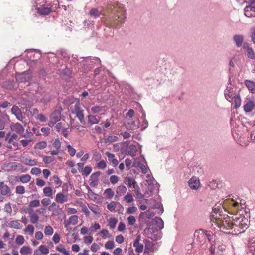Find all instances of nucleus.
Returning <instances> with one entry per match:
<instances>
[{"instance_id": "1", "label": "nucleus", "mask_w": 255, "mask_h": 255, "mask_svg": "<svg viewBox=\"0 0 255 255\" xmlns=\"http://www.w3.org/2000/svg\"><path fill=\"white\" fill-rule=\"evenodd\" d=\"M224 219L217 224L220 229L229 230L226 232L228 234L237 235L244 232L248 228V220L245 218H240L235 223L232 222L234 219L229 217Z\"/></svg>"}, {"instance_id": "2", "label": "nucleus", "mask_w": 255, "mask_h": 255, "mask_svg": "<svg viewBox=\"0 0 255 255\" xmlns=\"http://www.w3.org/2000/svg\"><path fill=\"white\" fill-rule=\"evenodd\" d=\"M107 8L111 14L109 20L105 23L107 26L113 27L124 23L125 10L122 4L118 2H113L108 4Z\"/></svg>"}, {"instance_id": "3", "label": "nucleus", "mask_w": 255, "mask_h": 255, "mask_svg": "<svg viewBox=\"0 0 255 255\" xmlns=\"http://www.w3.org/2000/svg\"><path fill=\"white\" fill-rule=\"evenodd\" d=\"M71 113L75 114L76 117L82 124H85L83 110L82 109L79 101H77L73 108H71Z\"/></svg>"}, {"instance_id": "4", "label": "nucleus", "mask_w": 255, "mask_h": 255, "mask_svg": "<svg viewBox=\"0 0 255 255\" xmlns=\"http://www.w3.org/2000/svg\"><path fill=\"white\" fill-rule=\"evenodd\" d=\"M224 96L227 100L232 102L234 98L239 94L236 87H232L231 85L228 86L224 90Z\"/></svg>"}, {"instance_id": "5", "label": "nucleus", "mask_w": 255, "mask_h": 255, "mask_svg": "<svg viewBox=\"0 0 255 255\" xmlns=\"http://www.w3.org/2000/svg\"><path fill=\"white\" fill-rule=\"evenodd\" d=\"M148 238L153 241L159 240L162 237L161 232H158L157 230L154 229L153 227H149L144 230Z\"/></svg>"}, {"instance_id": "6", "label": "nucleus", "mask_w": 255, "mask_h": 255, "mask_svg": "<svg viewBox=\"0 0 255 255\" xmlns=\"http://www.w3.org/2000/svg\"><path fill=\"white\" fill-rule=\"evenodd\" d=\"M31 78V72L30 70L24 72L22 73L17 74L16 78L19 82H25L30 80Z\"/></svg>"}, {"instance_id": "7", "label": "nucleus", "mask_w": 255, "mask_h": 255, "mask_svg": "<svg viewBox=\"0 0 255 255\" xmlns=\"http://www.w3.org/2000/svg\"><path fill=\"white\" fill-rule=\"evenodd\" d=\"M12 131L16 132L20 136L25 137L26 135L24 134V128L23 126L19 123H16L10 126Z\"/></svg>"}, {"instance_id": "8", "label": "nucleus", "mask_w": 255, "mask_h": 255, "mask_svg": "<svg viewBox=\"0 0 255 255\" xmlns=\"http://www.w3.org/2000/svg\"><path fill=\"white\" fill-rule=\"evenodd\" d=\"M194 239L200 244H203L205 242L204 237V230L200 229L196 230L194 234Z\"/></svg>"}, {"instance_id": "9", "label": "nucleus", "mask_w": 255, "mask_h": 255, "mask_svg": "<svg viewBox=\"0 0 255 255\" xmlns=\"http://www.w3.org/2000/svg\"><path fill=\"white\" fill-rule=\"evenodd\" d=\"M37 12L41 15H47L52 12L51 7L49 5L43 4L36 8Z\"/></svg>"}, {"instance_id": "10", "label": "nucleus", "mask_w": 255, "mask_h": 255, "mask_svg": "<svg viewBox=\"0 0 255 255\" xmlns=\"http://www.w3.org/2000/svg\"><path fill=\"white\" fill-rule=\"evenodd\" d=\"M95 61V63H97L98 64L101 65V61L100 59L98 57H93V58H89L87 57L85 60L82 61L83 66H85L87 65V67L88 66H90V68H91L92 67V63Z\"/></svg>"}, {"instance_id": "11", "label": "nucleus", "mask_w": 255, "mask_h": 255, "mask_svg": "<svg viewBox=\"0 0 255 255\" xmlns=\"http://www.w3.org/2000/svg\"><path fill=\"white\" fill-rule=\"evenodd\" d=\"M188 185L192 189L196 190L200 186V181L198 178L192 177L188 181Z\"/></svg>"}, {"instance_id": "12", "label": "nucleus", "mask_w": 255, "mask_h": 255, "mask_svg": "<svg viewBox=\"0 0 255 255\" xmlns=\"http://www.w3.org/2000/svg\"><path fill=\"white\" fill-rule=\"evenodd\" d=\"M11 113L14 115L16 118L20 121H23V117L21 109L16 105L13 106L11 109Z\"/></svg>"}, {"instance_id": "13", "label": "nucleus", "mask_w": 255, "mask_h": 255, "mask_svg": "<svg viewBox=\"0 0 255 255\" xmlns=\"http://www.w3.org/2000/svg\"><path fill=\"white\" fill-rule=\"evenodd\" d=\"M9 121V116L7 114L0 113V130L4 129L5 124Z\"/></svg>"}, {"instance_id": "14", "label": "nucleus", "mask_w": 255, "mask_h": 255, "mask_svg": "<svg viewBox=\"0 0 255 255\" xmlns=\"http://www.w3.org/2000/svg\"><path fill=\"white\" fill-rule=\"evenodd\" d=\"M233 40L237 47H243L244 44V36L242 34H235L233 36Z\"/></svg>"}, {"instance_id": "15", "label": "nucleus", "mask_w": 255, "mask_h": 255, "mask_svg": "<svg viewBox=\"0 0 255 255\" xmlns=\"http://www.w3.org/2000/svg\"><path fill=\"white\" fill-rule=\"evenodd\" d=\"M255 107V103L252 100H248L244 105V110L246 113L251 112Z\"/></svg>"}, {"instance_id": "16", "label": "nucleus", "mask_w": 255, "mask_h": 255, "mask_svg": "<svg viewBox=\"0 0 255 255\" xmlns=\"http://www.w3.org/2000/svg\"><path fill=\"white\" fill-rule=\"evenodd\" d=\"M62 109L55 110L50 115V119H53L55 122H59L61 118Z\"/></svg>"}, {"instance_id": "17", "label": "nucleus", "mask_w": 255, "mask_h": 255, "mask_svg": "<svg viewBox=\"0 0 255 255\" xmlns=\"http://www.w3.org/2000/svg\"><path fill=\"white\" fill-rule=\"evenodd\" d=\"M153 222L156 226V228H154V229L158 231L164 228V222L161 218L155 217Z\"/></svg>"}, {"instance_id": "18", "label": "nucleus", "mask_w": 255, "mask_h": 255, "mask_svg": "<svg viewBox=\"0 0 255 255\" xmlns=\"http://www.w3.org/2000/svg\"><path fill=\"white\" fill-rule=\"evenodd\" d=\"M55 200L57 203L62 204L67 201L68 197L67 195H64L63 193L59 192L56 194Z\"/></svg>"}, {"instance_id": "19", "label": "nucleus", "mask_w": 255, "mask_h": 255, "mask_svg": "<svg viewBox=\"0 0 255 255\" xmlns=\"http://www.w3.org/2000/svg\"><path fill=\"white\" fill-rule=\"evenodd\" d=\"M245 85L248 88V90L252 93H255V83L251 80H245Z\"/></svg>"}, {"instance_id": "20", "label": "nucleus", "mask_w": 255, "mask_h": 255, "mask_svg": "<svg viewBox=\"0 0 255 255\" xmlns=\"http://www.w3.org/2000/svg\"><path fill=\"white\" fill-rule=\"evenodd\" d=\"M1 187L0 189V193L2 195H8L11 193V190L9 187L4 184V182H1Z\"/></svg>"}, {"instance_id": "21", "label": "nucleus", "mask_w": 255, "mask_h": 255, "mask_svg": "<svg viewBox=\"0 0 255 255\" xmlns=\"http://www.w3.org/2000/svg\"><path fill=\"white\" fill-rule=\"evenodd\" d=\"M125 182H128V186L129 188H131L132 187H133V188L137 187L138 184L137 182L135 181L134 179L131 177L127 176L125 178Z\"/></svg>"}, {"instance_id": "22", "label": "nucleus", "mask_w": 255, "mask_h": 255, "mask_svg": "<svg viewBox=\"0 0 255 255\" xmlns=\"http://www.w3.org/2000/svg\"><path fill=\"white\" fill-rule=\"evenodd\" d=\"M78 217L77 215H72L69 218L68 221H66L64 223V226L65 227L67 228L68 226L70 224L73 225H75L78 223Z\"/></svg>"}, {"instance_id": "23", "label": "nucleus", "mask_w": 255, "mask_h": 255, "mask_svg": "<svg viewBox=\"0 0 255 255\" xmlns=\"http://www.w3.org/2000/svg\"><path fill=\"white\" fill-rule=\"evenodd\" d=\"M144 243H145L144 253H148L153 250L154 244L152 242L148 240H144Z\"/></svg>"}, {"instance_id": "24", "label": "nucleus", "mask_w": 255, "mask_h": 255, "mask_svg": "<svg viewBox=\"0 0 255 255\" xmlns=\"http://www.w3.org/2000/svg\"><path fill=\"white\" fill-rule=\"evenodd\" d=\"M106 155L107 156L109 161L112 163L114 166H116L118 164V161L115 158V155L110 152H106Z\"/></svg>"}, {"instance_id": "25", "label": "nucleus", "mask_w": 255, "mask_h": 255, "mask_svg": "<svg viewBox=\"0 0 255 255\" xmlns=\"http://www.w3.org/2000/svg\"><path fill=\"white\" fill-rule=\"evenodd\" d=\"M89 14L91 17L96 19L101 15V11L96 8H93L89 11Z\"/></svg>"}, {"instance_id": "26", "label": "nucleus", "mask_w": 255, "mask_h": 255, "mask_svg": "<svg viewBox=\"0 0 255 255\" xmlns=\"http://www.w3.org/2000/svg\"><path fill=\"white\" fill-rule=\"evenodd\" d=\"M128 155L132 157L135 156L137 152L136 146L133 144L129 145L128 148Z\"/></svg>"}, {"instance_id": "27", "label": "nucleus", "mask_w": 255, "mask_h": 255, "mask_svg": "<svg viewBox=\"0 0 255 255\" xmlns=\"http://www.w3.org/2000/svg\"><path fill=\"white\" fill-rule=\"evenodd\" d=\"M88 123L90 125H92L99 123V120L98 119L95 115H89L87 116Z\"/></svg>"}, {"instance_id": "28", "label": "nucleus", "mask_w": 255, "mask_h": 255, "mask_svg": "<svg viewBox=\"0 0 255 255\" xmlns=\"http://www.w3.org/2000/svg\"><path fill=\"white\" fill-rule=\"evenodd\" d=\"M249 249L253 255H255V240L251 239L249 241Z\"/></svg>"}, {"instance_id": "29", "label": "nucleus", "mask_w": 255, "mask_h": 255, "mask_svg": "<svg viewBox=\"0 0 255 255\" xmlns=\"http://www.w3.org/2000/svg\"><path fill=\"white\" fill-rule=\"evenodd\" d=\"M214 234L212 231L204 230L205 239L206 238L209 241V242H211L213 239H214Z\"/></svg>"}, {"instance_id": "30", "label": "nucleus", "mask_w": 255, "mask_h": 255, "mask_svg": "<svg viewBox=\"0 0 255 255\" xmlns=\"http://www.w3.org/2000/svg\"><path fill=\"white\" fill-rule=\"evenodd\" d=\"M22 162L24 164L30 166H33L37 165L36 161L34 159L25 158Z\"/></svg>"}, {"instance_id": "31", "label": "nucleus", "mask_w": 255, "mask_h": 255, "mask_svg": "<svg viewBox=\"0 0 255 255\" xmlns=\"http://www.w3.org/2000/svg\"><path fill=\"white\" fill-rule=\"evenodd\" d=\"M9 225L10 228H13L17 229H20L22 228V225L17 220L11 221L9 223Z\"/></svg>"}, {"instance_id": "32", "label": "nucleus", "mask_w": 255, "mask_h": 255, "mask_svg": "<svg viewBox=\"0 0 255 255\" xmlns=\"http://www.w3.org/2000/svg\"><path fill=\"white\" fill-rule=\"evenodd\" d=\"M244 14L247 17L255 16V12L252 11L250 8L245 7L244 8Z\"/></svg>"}, {"instance_id": "33", "label": "nucleus", "mask_w": 255, "mask_h": 255, "mask_svg": "<svg viewBox=\"0 0 255 255\" xmlns=\"http://www.w3.org/2000/svg\"><path fill=\"white\" fill-rule=\"evenodd\" d=\"M52 99V97L51 94H50L49 93H45L44 94L41 101L44 104H47L48 103L51 101Z\"/></svg>"}, {"instance_id": "34", "label": "nucleus", "mask_w": 255, "mask_h": 255, "mask_svg": "<svg viewBox=\"0 0 255 255\" xmlns=\"http://www.w3.org/2000/svg\"><path fill=\"white\" fill-rule=\"evenodd\" d=\"M84 26L85 28H87L88 29L92 28L93 27L95 22L92 20L88 19L85 20L84 22Z\"/></svg>"}, {"instance_id": "35", "label": "nucleus", "mask_w": 255, "mask_h": 255, "mask_svg": "<svg viewBox=\"0 0 255 255\" xmlns=\"http://www.w3.org/2000/svg\"><path fill=\"white\" fill-rule=\"evenodd\" d=\"M31 179V176L29 174L23 175L19 177V180L23 183H28Z\"/></svg>"}, {"instance_id": "36", "label": "nucleus", "mask_w": 255, "mask_h": 255, "mask_svg": "<svg viewBox=\"0 0 255 255\" xmlns=\"http://www.w3.org/2000/svg\"><path fill=\"white\" fill-rule=\"evenodd\" d=\"M246 3L248 5L246 7L250 8L252 11L255 12V0H249Z\"/></svg>"}, {"instance_id": "37", "label": "nucleus", "mask_w": 255, "mask_h": 255, "mask_svg": "<svg viewBox=\"0 0 255 255\" xmlns=\"http://www.w3.org/2000/svg\"><path fill=\"white\" fill-rule=\"evenodd\" d=\"M127 192V188L124 185H120L118 187L117 189V193L121 196Z\"/></svg>"}, {"instance_id": "38", "label": "nucleus", "mask_w": 255, "mask_h": 255, "mask_svg": "<svg viewBox=\"0 0 255 255\" xmlns=\"http://www.w3.org/2000/svg\"><path fill=\"white\" fill-rule=\"evenodd\" d=\"M133 247H135V251L138 253H141L142 252L143 249V245L142 244L140 243H133Z\"/></svg>"}, {"instance_id": "39", "label": "nucleus", "mask_w": 255, "mask_h": 255, "mask_svg": "<svg viewBox=\"0 0 255 255\" xmlns=\"http://www.w3.org/2000/svg\"><path fill=\"white\" fill-rule=\"evenodd\" d=\"M104 194L108 199H111L114 195V193L111 188H108L106 189Z\"/></svg>"}, {"instance_id": "40", "label": "nucleus", "mask_w": 255, "mask_h": 255, "mask_svg": "<svg viewBox=\"0 0 255 255\" xmlns=\"http://www.w3.org/2000/svg\"><path fill=\"white\" fill-rule=\"evenodd\" d=\"M234 102H235V107L236 109L239 108L241 103V99L240 98L239 94L236 95V96L234 98Z\"/></svg>"}, {"instance_id": "41", "label": "nucleus", "mask_w": 255, "mask_h": 255, "mask_svg": "<svg viewBox=\"0 0 255 255\" xmlns=\"http://www.w3.org/2000/svg\"><path fill=\"white\" fill-rule=\"evenodd\" d=\"M47 146V143L45 141H40L38 142L35 146V148L38 149H43Z\"/></svg>"}, {"instance_id": "42", "label": "nucleus", "mask_w": 255, "mask_h": 255, "mask_svg": "<svg viewBox=\"0 0 255 255\" xmlns=\"http://www.w3.org/2000/svg\"><path fill=\"white\" fill-rule=\"evenodd\" d=\"M43 193L45 196L51 197L52 195V190L50 187H46L43 189Z\"/></svg>"}, {"instance_id": "43", "label": "nucleus", "mask_w": 255, "mask_h": 255, "mask_svg": "<svg viewBox=\"0 0 255 255\" xmlns=\"http://www.w3.org/2000/svg\"><path fill=\"white\" fill-rule=\"evenodd\" d=\"M117 222V219L115 218H111L108 221V224L111 229H113L115 227Z\"/></svg>"}, {"instance_id": "44", "label": "nucleus", "mask_w": 255, "mask_h": 255, "mask_svg": "<svg viewBox=\"0 0 255 255\" xmlns=\"http://www.w3.org/2000/svg\"><path fill=\"white\" fill-rule=\"evenodd\" d=\"M124 200L128 203H131L133 200V196L131 193H127L124 197Z\"/></svg>"}, {"instance_id": "45", "label": "nucleus", "mask_w": 255, "mask_h": 255, "mask_svg": "<svg viewBox=\"0 0 255 255\" xmlns=\"http://www.w3.org/2000/svg\"><path fill=\"white\" fill-rule=\"evenodd\" d=\"M103 107L100 106H95L91 108V112L93 114L98 113L102 111Z\"/></svg>"}, {"instance_id": "46", "label": "nucleus", "mask_w": 255, "mask_h": 255, "mask_svg": "<svg viewBox=\"0 0 255 255\" xmlns=\"http://www.w3.org/2000/svg\"><path fill=\"white\" fill-rule=\"evenodd\" d=\"M20 252L21 254L26 255L30 253V248L27 246H23L21 248Z\"/></svg>"}, {"instance_id": "47", "label": "nucleus", "mask_w": 255, "mask_h": 255, "mask_svg": "<svg viewBox=\"0 0 255 255\" xmlns=\"http://www.w3.org/2000/svg\"><path fill=\"white\" fill-rule=\"evenodd\" d=\"M15 192L17 194H23L25 193V188L23 186H17L16 187Z\"/></svg>"}, {"instance_id": "48", "label": "nucleus", "mask_w": 255, "mask_h": 255, "mask_svg": "<svg viewBox=\"0 0 255 255\" xmlns=\"http://www.w3.org/2000/svg\"><path fill=\"white\" fill-rule=\"evenodd\" d=\"M100 174L101 172L100 171H97L92 174L90 176V180H95L98 181V179Z\"/></svg>"}, {"instance_id": "49", "label": "nucleus", "mask_w": 255, "mask_h": 255, "mask_svg": "<svg viewBox=\"0 0 255 255\" xmlns=\"http://www.w3.org/2000/svg\"><path fill=\"white\" fill-rule=\"evenodd\" d=\"M44 233L46 235H51L53 233V229L50 226H46L44 229Z\"/></svg>"}, {"instance_id": "50", "label": "nucleus", "mask_w": 255, "mask_h": 255, "mask_svg": "<svg viewBox=\"0 0 255 255\" xmlns=\"http://www.w3.org/2000/svg\"><path fill=\"white\" fill-rule=\"evenodd\" d=\"M134 188L135 189V193L137 196V198L142 199L144 198V195L140 192V188L138 185H137V187H134Z\"/></svg>"}, {"instance_id": "51", "label": "nucleus", "mask_w": 255, "mask_h": 255, "mask_svg": "<svg viewBox=\"0 0 255 255\" xmlns=\"http://www.w3.org/2000/svg\"><path fill=\"white\" fill-rule=\"evenodd\" d=\"M115 244L113 241H109L107 242L105 245L106 249L110 250L114 248Z\"/></svg>"}, {"instance_id": "52", "label": "nucleus", "mask_w": 255, "mask_h": 255, "mask_svg": "<svg viewBox=\"0 0 255 255\" xmlns=\"http://www.w3.org/2000/svg\"><path fill=\"white\" fill-rule=\"evenodd\" d=\"M49 6L51 7L52 12L57 9L59 7V2L58 0H55V1H54L51 4L49 5Z\"/></svg>"}, {"instance_id": "53", "label": "nucleus", "mask_w": 255, "mask_h": 255, "mask_svg": "<svg viewBox=\"0 0 255 255\" xmlns=\"http://www.w3.org/2000/svg\"><path fill=\"white\" fill-rule=\"evenodd\" d=\"M15 241L16 243L18 245H21L24 243L25 240L24 237L22 235H18L16 237Z\"/></svg>"}, {"instance_id": "54", "label": "nucleus", "mask_w": 255, "mask_h": 255, "mask_svg": "<svg viewBox=\"0 0 255 255\" xmlns=\"http://www.w3.org/2000/svg\"><path fill=\"white\" fill-rule=\"evenodd\" d=\"M92 171V168L90 166H86L84 170H83L82 172V175H85L86 176H87L88 175H89Z\"/></svg>"}, {"instance_id": "55", "label": "nucleus", "mask_w": 255, "mask_h": 255, "mask_svg": "<svg viewBox=\"0 0 255 255\" xmlns=\"http://www.w3.org/2000/svg\"><path fill=\"white\" fill-rule=\"evenodd\" d=\"M41 253L44 255H47L49 253V250L44 245H40L39 247Z\"/></svg>"}, {"instance_id": "56", "label": "nucleus", "mask_w": 255, "mask_h": 255, "mask_svg": "<svg viewBox=\"0 0 255 255\" xmlns=\"http://www.w3.org/2000/svg\"><path fill=\"white\" fill-rule=\"evenodd\" d=\"M30 221L32 223L35 224L36 223L38 220H39V217L37 215V214H32L31 216H30Z\"/></svg>"}, {"instance_id": "57", "label": "nucleus", "mask_w": 255, "mask_h": 255, "mask_svg": "<svg viewBox=\"0 0 255 255\" xmlns=\"http://www.w3.org/2000/svg\"><path fill=\"white\" fill-rule=\"evenodd\" d=\"M118 139V137L115 135L109 136L106 139V142L112 143L115 142Z\"/></svg>"}, {"instance_id": "58", "label": "nucleus", "mask_w": 255, "mask_h": 255, "mask_svg": "<svg viewBox=\"0 0 255 255\" xmlns=\"http://www.w3.org/2000/svg\"><path fill=\"white\" fill-rule=\"evenodd\" d=\"M155 182V181L154 180H148L147 181L148 182V190L150 191V193H151L153 190H154V182Z\"/></svg>"}, {"instance_id": "59", "label": "nucleus", "mask_w": 255, "mask_h": 255, "mask_svg": "<svg viewBox=\"0 0 255 255\" xmlns=\"http://www.w3.org/2000/svg\"><path fill=\"white\" fill-rule=\"evenodd\" d=\"M40 205V202L38 200H34L33 201H31L29 203V207L33 208V207H38Z\"/></svg>"}, {"instance_id": "60", "label": "nucleus", "mask_w": 255, "mask_h": 255, "mask_svg": "<svg viewBox=\"0 0 255 255\" xmlns=\"http://www.w3.org/2000/svg\"><path fill=\"white\" fill-rule=\"evenodd\" d=\"M87 189L88 190V195L89 197L91 199L95 198V196L96 194L93 192V191L88 186H87Z\"/></svg>"}, {"instance_id": "61", "label": "nucleus", "mask_w": 255, "mask_h": 255, "mask_svg": "<svg viewBox=\"0 0 255 255\" xmlns=\"http://www.w3.org/2000/svg\"><path fill=\"white\" fill-rule=\"evenodd\" d=\"M68 152L71 156H74L76 153V150L73 148L70 145H68L67 146Z\"/></svg>"}, {"instance_id": "62", "label": "nucleus", "mask_w": 255, "mask_h": 255, "mask_svg": "<svg viewBox=\"0 0 255 255\" xmlns=\"http://www.w3.org/2000/svg\"><path fill=\"white\" fill-rule=\"evenodd\" d=\"M250 36L252 41L255 44V27H253L251 29Z\"/></svg>"}, {"instance_id": "63", "label": "nucleus", "mask_w": 255, "mask_h": 255, "mask_svg": "<svg viewBox=\"0 0 255 255\" xmlns=\"http://www.w3.org/2000/svg\"><path fill=\"white\" fill-rule=\"evenodd\" d=\"M56 249L64 254L65 255H69V252L67 251L64 247L61 248L59 246H57L56 247Z\"/></svg>"}, {"instance_id": "64", "label": "nucleus", "mask_w": 255, "mask_h": 255, "mask_svg": "<svg viewBox=\"0 0 255 255\" xmlns=\"http://www.w3.org/2000/svg\"><path fill=\"white\" fill-rule=\"evenodd\" d=\"M106 163L104 160H101L98 163L97 167L99 169H104L106 167Z\"/></svg>"}]
</instances>
